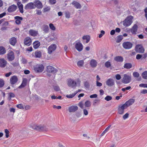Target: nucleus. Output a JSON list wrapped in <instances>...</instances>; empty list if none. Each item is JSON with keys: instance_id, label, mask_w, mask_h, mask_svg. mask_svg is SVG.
<instances>
[{"instance_id": "56", "label": "nucleus", "mask_w": 147, "mask_h": 147, "mask_svg": "<svg viewBox=\"0 0 147 147\" xmlns=\"http://www.w3.org/2000/svg\"><path fill=\"white\" fill-rule=\"evenodd\" d=\"M42 56V53L41 51H37V58H40Z\"/></svg>"}, {"instance_id": "19", "label": "nucleus", "mask_w": 147, "mask_h": 147, "mask_svg": "<svg viewBox=\"0 0 147 147\" xmlns=\"http://www.w3.org/2000/svg\"><path fill=\"white\" fill-rule=\"evenodd\" d=\"M78 109V107L77 106L72 105L68 108V110L70 112H74L77 110Z\"/></svg>"}, {"instance_id": "30", "label": "nucleus", "mask_w": 147, "mask_h": 147, "mask_svg": "<svg viewBox=\"0 0 147 147\" xmlns=\"http://www.w3.org/2000/svg\"><path fill=\"white\" fill-rule=\"evenodd\" d=\"M123 39V36L121 35H119L117 37L116 42L117 43H119Z\"/></svg>"}, {"instance_id": "32", "label": "nucleus", "mask_w": 147, "mask_h": 147, "mask_svg": "<svg viewBox=\"0 0 147 147\" xmlns=\"http://www.w3.org/2000/svg\"><path fill=\"white\" fill-rule=\"evenodd\" d=\"M83 40H86V42L88 43L90 39V37L89 35L84 36L82 37Z\"/></svg>"}, {"instance_id": "26", "label": "nucleus", "mask_w": 147, "mask_h": 147, "mask_svg": "<svg viewBox=\"0 0 147 147\" xmlns=\"http://www.w3.org/2000/svg\"><path fill=\"white\" fill-rule=\"evenodd\" d=\"M114 59L117 62H122L123 61V57L121 56H117L115 57Z\"/></svg>"}, {"instance_id": "48", "label": "nucleus", "mask_w": 147, "mask_h": 147, "mask_svg": "<svg viewBox=\"0 0 147 147\" xmlns=\"http://www.w3.org/2000/svg\"><path fill=\"white\" fill-rule=\"evenodd\" d=\"M4 84V80L2 79H0V88L2 87Z\"/></svg>"}, {"instance_id": "35", "label": "nucleus", "mask_w": 147, "mask_h": 147, "mask_svg": "<svg viewBox=\"0 0 147 147\" xmlns=\"http://www.w3.org/2000/svg\"><path fill=\"white\" fill-rule=\"evenodd\" d=\"M43 6V5L41 2L39 0H37V9H41Z\"/></svg>"}, {"instance_id": "62", "label": "nucleus", "mask_w": 147, "mask_h": 147, "mask_svg": "<svg viewBox=\"0 0 147 147\" xmlns=\"http://www.w3.org/2000/svg\"><path fill=\"white\" fill-rule=\"evenodd\" d=\"M53 108L54 109L56 108L57 109H61V107L60 106H56L55 105H54L53 106Z\"/></svg>"}, {"instance_id": "63", "label": "nucleus", "mask_w": 147, "mask_h": 147, "mask_svg": "<svg viewBox=\"0 0 147 147\" xmlns=\"http://www.w3.org/2000/svg\"><path fill=\"white\" fill-rule=\"evenodd\" d=\"M83 112H84V114L85 115H87L88 114V112L87 110L85 109H84L83 110Z\"/></svg>"}, {"instance_id": "27", "label": "nucleus", "mask_w": 147, "mask_h": 147, "mask_svg": "<svg viewBox=\"0 0 147 147\" xmlns=\"http://www.w3.org/2000/svg\"><path fill=\"white\" fill-rule=\"evenodd\" d=\"M90 65L92 67H95L97 65V62L95 60L92 59L90 61Z\"/></svg>"}, {"instance_id": "44", "label": "nucleus", "mask_w": 147, "mask_h": 147, "mask_svg": "<svg viewBox=\"0 0 147 147\" xmlns=\"http://www.w3.org/2000/svg\"><path fill=\"white\" fill-rule=\"evenodd\" d=\"M112 96L108 95L105 98V99L107 101H109L112 100Z\"/></svg>"}, {"instance_id": "54", "label": "nucleus", "mask_w": 147, "mask_h": 147, "mask_svg": "<svg viewBox=\"0 0 147 147\" xmlns=\"http://www.w3.org/2000/svg\"><path fill=\"white\" fill-rule=\"evenodd\" d=\"M142 55L139 54H137L136 56V59L138 60L140 59H142Z\"/></svg>"}, {"instance_id": "52", "label": "nucleus", "mask_w": 147, "mask_h": 147, "mask_svg": "<svg viewBox=\"0 0 147 147\" xmlns=\"http://www.w3.org/2000/svg\"><path fill=\"white\" fill-rule=\"evenodd\" d=\"M5 133L6 137L7 138L9 137V131L7 129H6L5 130Z\"/></svg>"}, {"instance_id": "14", "label": "nucleus", "mask_w": 147, "mask_h": 147, "mask_svg": "<svg viewBox=\"0 0 147 147\" xmlns=\"http://www.w3.org/2000/svg\"><path fill=\"white\" fill-rule=\"evenodd\" d=\"M134 99L131 98L127 101L124 104L127 108L129 106L132 105L134 103Z\"/></svg>"}, {"instance_id": "61", "label": "nucleus", "mask_w": 147, "mask_h": 147, "mask_svg": "<svg viewBox=\"0 0 147 147\" xmlns=\"http://www.w3.org/2000/svg\"><path fill=\"white\" fill-rule=\"evenodd\" d=\"M140 93L146 94L147 93V90L143 89L140 92Z\"/></svg>"}, {"instance_id": "15", "label": "nucleus", "mask_w": 147, "mask_h": 147, "mask_svg": "<svg viewBox=\"0 0 147 147\" xmlns=\"http://www.w3.org/2000/svg\"><path fill=\"white\" fill-rule=\"evenodd\" d=\"M106 84L109 86H112L115 84L114 80L112 78L108 79L106 82Z\"/></svg>"}, {"instance_id": "7", "label": "nucleus", "mask_w": 147, "mask_h": 147, "mask_svg": "<svg viewBox=\"0 0 147 147\" xmlns=\"http://www.w3.org/2000/svg\"><path fill=\"white\" fill-rule=\"evenodd\" d=\"M135 50L137 52L141 53H143L144 51V49L141 44L137 45L135 47Z\"/></svg>"}, {"instance_id": "1", "label": "nucleus", "mask_w": 147, "mask_h": 147, "mask_svg": "<svg viewBox=\"0 0 147 147\" xmlns=\"http://www.w3.org/2000/svg\"><path fill=\"white\" fill-rule=\"evenodd\" d=\"M133 17L131 16H128L123 22V24L125 26H128L130 25L132 22Z\"/></svg>"}, {"instance_id": "8", "label": "nucleus", "mask_w": 147, "mask_h": 147, "mask_svg": "<svg viewBox=\"0 0 147 147\" xmlns=\"http://www.w3.org/2000/svg\"><path fill=\"white\" fill-rule=\"evenodd\" d=\"M57 48V46L55 44H52L50 45L48 49V53L49 54H51L53 51H55Z\"/></svg>"}, {"instance_id": "22", "label": "nucleus", "mask_w": 147, "mask_h": 147, "mask_svg": "<svg viewBox=\"0 0 147 147\" xmlns=\"http://www.w3.org/2000/svg\"><path fill=\"white\" fill-rule=\"evenodd\" d=\"M17 8L16 6L14 5H13L10 6L8 8V11L9 12H12L15 11Z\"/></svg>"}, {"instance_id": "40", "label": "nucleus", "mask_w": 147, "mask_h": 147, "mask_svg": "<svg viewBox=\"0 0 147 147\" xmlns=\"http://www.w3.org/2000/svg\"><path fill=\"white\" fill-rule=\"evenodd\" d=\"M65 15L66 18H69L70 17V13L68 11L65 12Z\"/></svg>"}, {"instance_id": "36", "label": "nucleus", "mask_w": 147, "mask_h": 147, "mask_svg": "<svg viewBox=\"0 0 147 147\" xmlns=\"http://www.w3.org/2000/svg\"><path fill=\"white\" fill-rule=\"evenodd\" d=\"M142 76L143 79H147V71H145L142 73Z\"/></svg>"}, {"instance_id": "11", "label": "nucleus", "mask_w": 147, "mask_h": 147, "mask_svg": "<svg viewBox=\"0 0 147 147\" xmlns=\"http://www.w3.org/2000/svg\"><path fill=\"white\" fill-rule=\"evenodd\" d=\"M75 47L76 50L79 52L81 51L83 49V46L80 42L76 43L75 45Z\"/></svg>"}, {"instance_id": "49", "label": "nucleus", "mask_w": 147, "mask_h": 147, "mask_svg": "<svg viewBox=\"0 0 147 147\" xmlns=\"http://www.w3.org/2000/svg\"><path fill=\"white\" fill-rule=\"evenodd\" d=\"M9 100H10L11 98L14 97L15 95L14 93L12 92H10L9 93Z\"/></svg>"}, {"instance_id": "58", "label": "nucleus", "mask_w": 147, "mask_h": 147, "mask_svg": "<svg viewBox=\"0 0 147 147\" xmlns=\"http://www.w3.org/2000/svg\"><path fill=\"white\" fill-rule=\"evenodd\" d=\"M17 107L20 109H24V107L23 105L21 104H20L17 105Z\"/></svg>"}, {"instance_id": "57", "label": "nucleus", "mask_w": 147, "mask_h": 147, "mask_svg": "<svg viewBox=\"0 0 147 147\" xmlns=\"http://www.w3.org/2000/svg\"><path fill=\"white\" fill-rule=\"evenodd\" d=\"M98 95L96 94H94L90 96V98H96L97 97Z\"/></svg>"}, {"instance_id": "60", "label": "nucleus", "mask_w": 147, "mask_h": 147, "mask_svg": "<svg viewBox=\"0 0 147 147\" xmlns=\"http://www.w3.org/2000/svg\"><path fill=\"white\" fill-rule=\"evenodd\" d=\"M49 2L51 4H54L56 3V0H49Z\"/></svg>"}, {"instance_id": "2", "label": "nucleus", "mask_w": 147, "mask_h": 147, "mask_svg": "<svg viewBox=\"0 0 147 147\" xmlns=\"http://www.w3.org/2000/svg\"><path fill=\"white\" fill-rule=\"evenodd\" d=\"M37 7V0H35L33 2H30L27 3L25 6L26 10L34 9Z\"/></svg>"}, {"instance_id": "33", "label": "nucleus", "mask_w": 147, "mask_h": 147, "mask_svg": "<svg viewBox=\"0 0 147 147\" xmlns=\"http://www.w3.org/2000/svg\"><path fill=\"white\" fill-rule=\"evenodd\" d=\"M111 126V125H110L108 127H107L104 131L101 134L100 136H103L104 135V134L109 130Z\"/></svg>"}, {"instance_id": "53", "label": "nucleus", "mask_w": 147, "mask_h": 147, "mask_svg": "<svg viewBox=\"0 0 147 147\" xmlns=\"http://www.w3.org/2000/svg\"><path fill=\"white\" fill-rule=\"evenodd\" d=\"M78 105L79 106L81 109H83L84 104L83 103L82 101H81L78 104Z\"/></svg>"}, {"instance_id": "42", "label": "nucleus", "mask_w": 147, "mask_h": 147, "mask_svg": "<svg viewBox=\"0 0 147 147\" xmlns=\"http://www.w3.org/2000/svg\"><path fill=\"white\" fill-rule=\"evenodd\" d=\"M75 95V94L74 93V92L73 93H72L71 94L67 95L66 96V97L68 98H72L74 97Z\"/></svg>"}, {"instance_id": "25", "label": "nucleus", "mask_w": 147, "mask_h": 147, "mask_svg": "<svg viewBox=\"0 0 147 147\" xmlns=\"http://www.w3.org/2000/svg\"><path fill=\"white\" fill-rule=\"evenodd\" d=\"M44 66L42 64H39L37 67V73L42 72L44 70Z\"/></svg>"}, {"instance_id": "34", "label": "nucleus", "mask_w": 147, "mask_h": 147, "mask_svg": "<svg viewBox=\"0 0 147 147\" xmlns=\"http://www.w3.org/2000/svg\"><path fill=\"white\" fill-rule=\"evenodd\" d=\"M84 105L86 107H89L91 105L90 102L89 100H87L84 103Z\"/></svg>"}, {"instance_id": "41", "label": "nucleus", "mask_w": 147, "mask_h": 147, "mask_svg": "<svg viewBox=\"0 0 147 147\" xmlns=\"http://www.w3.org/2000/svg\"><path fill=\"white\" fill-rule=\"evenodd\" d=\"M53 87L54 90L56 91H58L60 90V88L58 86H53Z\"/></svg>"}, {"instance_id": "4", "label": "nucleus", "mask_w": 147, "mask_h": 147, "mask_svg": "<svg viewBox=\"0 0 147 147\" xmlns=\"http://www.w3.org/2000/svg\"><path fill=\"white\" fill-rule=\"evenodd\" d=\"M46 70L47 72L53 74H55L58 71L56 69L50 65L47 66Z\"/></svg>"}, {"instance_id": "31", "label": "nucleus", "mask_w": 147, "mask_h": 147, "mask_svg": "<svg viewBox=\"0 0 147 147\" xmlns=\"http://www.w3.org/2000/svg\"><path fill=\"white\" fill-rule=\"evenodd\" d=\"M6 52L5 49L2 46L0 47V55H3Z\"/></svg>"}, {"instance_id": "24", "label": "nucleus", "mask_w": 147, "mask_h": 147, "mask_svg": "<svg viewBox=\"0 0 147 147\" xmlns=\"http://www.w3.org/2000/svg\"><path fill=\"white\" fill-rule=\"evenodd\" d=\"M72 4L74 7L77 9H80L82 7L80 4L77 2L75 1H73L72 3Z\"/></svg>"}, {"instance_id": "17", "label": "nucleus", "mask_w": 147, "mask_h": 147, "mask_svg": "<svg viewBox=\"0 0 147 147\" xmlns=\"http://www.w3.org/2000/svg\"><path fill=\"white\" fill-rule=\"evenodd\" d=\"M41 29L44 31L45 33H48L49 32V28L47 25L44 24L41 26Z\"/></svg>"}, {"instance_id": "64", "label": "nucleus", "mask_w": 147, "mask_h": 147, "mask_svg": "<svg viewBox=\"0 0 147 147\" xmlns=\"http://www.w3.org/2000/svg\"><path fill=\"white\" fill-rule=\"evenodd\" d=\"M37 43L36 40L33 43V47L35 49H37V43Z\"/></svg>"}, {"instance_id": "38", "label": "nucleus", "mask_w": 147, "mask_h": 147, "mask_svg": "<svg viewBox=\"0 0 147 147\" xmlns=\"http://www.w3.org/2000/svg\"><path fill=\"white\" fill-rule=\"evenodd\" d=\"M84 85L86 88L89 89L90 88V85L89 83L87 81H86L84 82Z\"/></svg>"}, {"instance_id": "5", "label": "nucleus", "mask_w": 147, "mask_h": 147, "mask_svg": "<svg viewBox=\"0 0 147 147\" xmlns=\"http://www.w3.org/2000/svg\"><path fill=\"white\" fill-rule=\"evenodd\" d=\"M127 108L124 104L122 105H119L118 108V113L120 115L123 114L124 113V109Z\"/></svg>"}, {"instance_id": "39", "label": "nucleus", "mask_w": 147, "mask_h": 147, "mask_svg": "<svg viewBox=\"0 0 147 147\" xmlns=\"http://www.w3.org/2000/svg\"><path fill=\"white\" fill-rule=\"evenodd\" d=\"M49 26L50 29L53 30L54 31L56 30V28L55 27L52 23H50L49 24Z\"/></svg>"}, {"instance_id": "21", "label": "nucleus", "mask_w": 147, "mask_h": 147, "mask_svg": "<svg viewBox=\"0 0 147 147\" xmlns=\"http://www.w3.org/2000/svg\"><path fill=\"white\" fill-rule=\"evenodd\" d=\"M9 42L12 45L15 46L17 42L16 39L15 37H12L9 39Z\"/></svg>"}, {"instance_id": "6", "label": "nucleus", "mask_w": 147, "mask_h": 147, "mask_svg": "<svg viewBox=\"0 0 147 147\" xmlns=\"http://www.w3.org/2000/svg\"><path fill=\"white\" fill-rule=\"evenodd\" d=\"M123 47L125 49H129L132 48L133 44L130 42H124L122 44Z\"/></svg>"}, {"instance_id": "23", "label": "nucleus", "mask_w": 147, "mask_h": 147, "mask_svg": "<svg viewBox=\"0 0 147 147\" xmlns=\"http://www.w3.org/2000/svg\"><path fill=\"white\" fill-rule=\"evenodd\" d=\"M15 19L16 20V23L18 25H19L21 24V21L23 20V18L22 17H20L19 16H16L14 17Z\"/></svg>"}, {"instance_id": "51", "label": "nucleus", "mask_w": 147, "mask_h": 147, "mask_svg": "<svg viewBox=\"0 0 147 147\" xmlns=\"http://www.w3.org/2000/svg\"><path fill=\"white\" fill-rule=\"evenodd\" d=\"M100 101V100L96 99L94 100L93 102V105H95V104L97 103L98 102L99 103Z\"/></svg>"}, {"instance_id": "45", "label": "nucleus", "mask_w": 147, "mask_h": 147, "mask_svg": "<svg viewBox=\"0 0 147 147\" xmlns=\"http://www.w3.org/2000/svg\"><path fill=\"white\" fill-rule=\"evenodd\" d=\"M133 76L135 78H138L139 76V73L137 72H133Z\"/></svg>"}, {"instance_id": "29", "label": "nucleus", "mask_w": 147, "mask_h": 147, "mask_svg": "<svg viewBox=\"0 0 147 147\" xmlns=\"http://www.w3.org/2000/svg\"><path fill=\"white\" fill-rule=\"evenodd\" d=\"M29 33L30 35L33 36L37 35V32L33 30H30L29 31Z\"/></svg>"}, {"instance_id": "47", "label": "nucleus", "mask_w": 147, "mask_h": 147, "mask_svg": "<svg viewBox=\"0 0 147 147\" xmlns=\"http://www.w3.org/2000/svg\"><path fill=\"white\" fill-rule=\"evenodd\" d=\"M50 7H47L44 8L42 10V11L43 12H45L50 11Z\"/></svg>"}, {"instance_id": "3", "label": "nucleus", "mask_w": 147, "mask_h": 147, "mask_svg": "<svg viewBox=\"0 0 147 147\" xmlns=\"http://www.w3.org/2000/svg\"><path fill=\"white\" fill-rule=\"evenodd\" d=\"M131 77L130 76L125 74L124 75V76L122 79V82L124 84L129 83L131 81Z\"/></svg>"}, {"instance_id": "59", "label": "nucleus", "mask_w": 147, "mask_h": 147, "mask_svg": "<svg viewBox=\"0 0 147 147\" xmlns=\"http://www.w3.org/2000/svg\"><path fill=\"white\" fill-rule=\"evenodd\" d=\"M96 85L97 86L100 87L102 86V84L101 83L99 82L98 81H96Z\"/></svg>"}, {"instance_id": "37", "label": "nucleus", "mask_w": 147, "mask_h": 147, "mask_svg": "<svg viewBox=\"0 0 147 147\" xmlns=\"http://www.w3.org/2000/svg\"><path fill=\"white\" fill-rule=\"evenodd\" d=\"M84 63V61L83 60H81L79 61L77 63V65L78 66H82Z\"/></svg>"}, {"instance_id": "28", "label": "nucleus", "mask_w": 147, "mask_h": 147, "mask_svg": "<svg viewBox=\"0 0 147 147\" xmlns=\"http://www.w3.org/2000/svg\"><path fill=\"white\" fill-rule=\"evenodd\" d=\"M132 67V65L131 63H126L124 64L123 67L126 69H130Z\"/></svg>"}, {"instance_id": "12", "label": "nucleus", "mask_w": 147, "mask_h": 147, "mask_svg": "<svg viewBox=\"0 0 147 147\" xmlns=\"http://www.w3.org/2000/svg\"><path fill=\"white\" fill-rule=\"evenodd\" d=\"M18 78L17 76H12L10 79V83L11 85H13L17 83L18 81Z\"/></svg>"}, {"instance_id": "9", "label": "nucleus", "mask_w": 147, "mask_h": 147, "mask_svg": "<svg viewBox=\"0 0 147 147\" xmlns=\"http://www.w3.org/2000/svg\"><path fill=\"white\" fill-rule=\"evenodd\" d=\"M67 84L69 86L72 88L76 87L77 85L76 82L71 79L68 80Z\"/></svg>"}, {"instance_id": "10", "label": "nucleus", "mask_w": 147, "mask_h": 147, "mask_svg": "<svg viewBox=\"0 0 147 147\" xmlns=\"http://www.w3.org/2000/svg\"><path fill=\"white\" fill-rule=\"evenodd\" d=\"M15 58L14 53L12 51L9 52L7 54V58L9 61L13 60Z\"/></svg>"}, {"instance_id": "55", "label": "nucleus", "mask_w": 147, "mask_h": 147, "mask_svg": "<svg viewBox=\"0 0 147 147\" xmlns=\"http://www.w3.org/2000/svg\"><path fill=\"white\" fill-rule=\"evenodd\" d=\"M116 79L117 80H119L121 79V75L119 74H117L115 76Z\"/></svg>"}, {"instance_id": "18", "label": "nucleus", "mask_w": 147, "mask_h": 147, "mask_svg": "<svg viewBox=\"0 0 147 147\" xmlns=\"http://www.w3.org/2000/svg\"><path fill=\"white\" fill-rule=\"evenodd\" d=\"M138 25L136 24H135L133 26L132 28L129 29V30H131V32L133 34H136L138 30Z\"/></svg>"}, {"instance_id": "13", "label": "nucleus", "mask_w": 147, "mask_h": 147, "mask_svg": "<svg viewBox=\"0 0 147 147\" xmlns=\"http://www.w3.org/2000/svg\"><path fill=\"white\" fill-rule=\"evenodd\" d=\"M48 128L44 125L37 126V131H48Z\"/></svg>"}, {"instance_id": "20", "label": "nucleus", "mask_w": 147, "mask_h": 147, "mask_svg": "<svg viewBox=\"0 0 147 147\" xmlns=\"http://www.w3.org/2000/svg\"><path fill=\"white\" fill-rule=\"evenodd\" d=\"M7 61L4 59H0V67H4L7 65Z\"/></svg>"}, {"instance_id": "50", "label": "nucleus", "mask_w": 147, "mask_h": 147, "mask_svg": "<svg viewBox=\"0 0 147 147\" xmlns=\"http://www.w3.org/2000/svg\"><path fill=\"white\" fill-rule=\"evenodd\" d=\"M129 116V114L128 113H126L123 116V118L124 119H125L127 118Z\"/></svg>"}, {"instance_id": "46", "label": "nucleus", "mask_w": 147, "mask_h": 147, "mask_svg": "<svg viewBox=\"0 0 147 147\" xmlns=\"http://www.w3.org/2000/svg\"><path fill=\"white\" fill-rule=\"evenodd\" d=\"M110 62L109 61L106 62L105 63V66L107 68H109L111 66Z\"/></svg>"}, {"instance_id": "43", "label": "nucleus", "mask_w": 147, "mask_h": 147, "mask_svg": "<svg viewBox=\"0 0 147 147\" xmlns=\"http://www.w3.org/2000/svg\"><path fill=\"white\" fill-rule=\"evenodd\" d=\"M18 7L20 12L22 13H23L24 12L23 10V5H19Z\"/></svg>"}, {"instance_id": "16", "label": "nucleus", "mask_w": 147, "mask_h": 147, "mask_svg": "<svg viewBox=\"0 0 147 147\" xmlns=\"http://www.w3.org/2000/svg\"><path fill=\"white\" fill-rule=\"evenodd\" d=\"M24 42L25 45L29 46L31 44V39L29 37H27L24 39Z\"/></svg>"}]
</instances>
